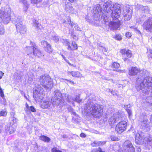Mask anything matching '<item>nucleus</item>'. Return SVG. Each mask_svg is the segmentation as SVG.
<instances>
[{
	"instance_id": "obj_13",
	"label": "nucleus",
	"mask_w": 152,
	"mask_h": 152,
	"mask_svg": "<svg viewBox=\"0 0 152 152\" xmlns=\"http://www.w3.org/2000/svg\"><path fill=\"white\" fill-rule=\"evenodd\" d=\"M31 45L32 46L29 47V49L31 50V51L29 53H33L34 55L38 57L42 55L41 51L37 46L34 44V45L33 43H32Z\"/></svg>"
},
{
	"instance_id": "obj_48",
	"label": "nucleus",
	"mask_w": 152,
	"mask_h": 152,
	"mask_svg": "<svg viewBox=\"0 0 152 152\" xmlns=\"http://www.w3.org/2000/svg\"><path fill=\"white\" fill-rule=\"evenodd\" d=\"M30 110L32 112H35L36 111L35 109L33 106H31L30 107Z\"/></svg>"
},
{
	"instance_id": "obj_31",
	"label": "nucleus",
	"mask_w": 152,
	"mask_h": 152,
	"mask_svg": "<svg viewBox=\"0 0 152 152\" xmlns=\"http://www.w3.org/2000/svg\"><path fill=\"white\" fill-rule=\"evenodd\" d=\"M71 26L72 28L74 27V28L77 30L80 31L81 30L80 28L77 25L74 23L73 22H72V23H71Z\"/></svg>"
},
{
	"instance_id": "obj_47",
	"label": "nucleus",
	"mask_w": 152,
	"mask_h": 152,
	"mask_svg": "<svg viewBox=\"0 0 152 152\" xmlns=\"http://www.w3.org/2000/svg\"><path fill=\"white\" fill-rule=\"evenodd\" d=\"M68 111L69 112H71L74 109L70 106H69L67 107Z\"/></svg>"
},
{
	"instance_id": "obj_61",
	"label": "nucleus",
	"mask_w": 152,
	"mask_h": 152,
	"mask_svg": "<svg viewBox=\"0 0 152 152\" xmlns=\"http://www.w3.org/2000/svg\"><path fill=\"white\" fill-rule=\"evenodd\" d=\"M65 80H67V81H68V82L71 83L72 84H74V82H73L71 80H67L66 79H65Z\"/></svg>"
},
{
	"instance_id": "obj_11",
	"label": "nucleus",
	"mask_w": 152,
	"mask_h": 152,
	"mask_svg": "<svg viewBox=\"0 0 152 152\" xmlns=\"http://www.w3.org/2000/svg\"><path fill=\"white\" fill-rule=\"evenodd\" d=\"M142 26L147 31L152 32V17H149L145 20Z\"/></svg>"
},
{
	"instance_id": "obj_28",
	"label": "nucleus",
	"mask_w": 152,
	"mask_h": 152,
	"mask_svg": "<svg viewBox=\"0 0 152 152\" xmlns=\"http://www.w3.org/2000/svg\"><path fill=\"white\" fill-rule=\"evenodd\" d=\"M72 75L74 77H80L81 75L80 74V72L77 71H72Z\"/></svg>"
},
{
	"instance_id": "obj_2",
	"label": "nucleus",
	"mask_w": 152,
	"mask_h": 152,
	"mask_svg": "<svg viewBox=\"0 0 152 152\" xmlns=\"http://www.w3.org/2000/svg\"><path fill=\"white\" fill-rule=\"evenodd\" d=\"M121 6L118 4L113 5L111 1H108L104 2L102 5L97 4L94 7L93 14L94 19L96 21L99 20L102 18L103 15L102 10L106 13L112 11L111 16L113 19H118L121 14Z\"/></svg>"
},
{
	"instance_id": "obj_52",
	"label": "nucleus",
	"mask_w": 152,
	"mask_h": 152,
	"mask_svg": "<svg viewBox=\"0 0 152 152\" xmlns=\"http://www.w3.org/2000/svg\"><path fill=\"white\" fill-rule=\"evenodd\" d=\"M126 36L127 37H131V34L129 32H127L126 34Z\"/></svg>"
},
{
	"instance_id": "obj_33",
	"label": "nucleus",
	"mask_w": 152,
	"mask_h": 152,
	"mask_svg": "<svg viewBox=\"0 0 152 152\" xmlns=\"http://www.w3.org/2000/svg\"><path fill=\"white\" fill-rule=\"evenodd\" d=\"M7 114V111L6 110H3L0 112V116H5Z\"/></svg>"
},
{
	"instance_id": "obj_7",
	"label": "nucleus",
	"mask_w": 152,
	"mask_h": 152,
	"mask_svg": "<svg viewBox=\"0 0 152 152\" xmlns=\"http://www.w3.org/2000/svg\"><path fill=\"white\" fill-rule=\"evenodd\" d=\"M40 84L47 91H49L52 88L53 84L52 80L48 75H42L40 77Z\"/></svg>"
},
{
	"instance_id": "obj_12",
	"label": "nucleus",
	"mask_w": 152,
	"mask_h": 152,
	"mask_svg": "<svg viewBox=\"0 0 152 152\" xmlns=\"http://www.w3.org/2000/svg\"><path fill=\"white\" fill-rule=\"evenodd\" d=\"M123 12L124 20H129L131 18L132 12V9L130 8V7L128 5V6L125 7Z\"/></svg>"
},
{
	"instance_id": "obj_8",
	"label": "nucleus",
	"mask_w": 152,
	"mask_h": 152,
	"mask_svg": "<svg viewBox=\"0 0 152 152\" xmlns=\"http://www.w3.org/2000/svg\"><path fill=\"white\" fill-rule=\"evenodd\" d=\"M54 93V96L52 97L51 101L53 105L57 106L63 102L62 94L61 91L58 89L56 90Z\"/></svg>"
},
{
	"instance_id": "obj_22",
	"label": "nucleus",
	"mask_w": 152,
	"mask_h": 152,
	"mask_svg": "<svg viewBox=\"0 0 152 152\" xmlns=\"http://www.w3.org/2000/svg\"><path fill=\"white\" fill-rule=\"evenodd\" d=\"M20 2L23 4V7L24 10L26 12L29 7V4L26 0H21Z\"/></svg>"
},
{
	"instance_id": "obj_57",
	"label": "nucleus",
	"mask_w": 152,
	"mask_h": 152,
	"mask_svg": "<svg viewBox=\"0 0 152 152\" xmlns=\"http://www.w3.org/2000/svg\"><path fill=\"white\" fill-rule=\"evenodd\" d=\"M41 24L39 22H38L37 25H36V27L37 28H39Z\"/></svg>"
},
{
	"instance_id": "obj_4",
	"label": "nucleus",
	"mask_w": 152,
	"mask_h": 152,
	"mask_svg": "<svg viewBox=\"0 0 152 152\" xmlns=\"http://www.w3.org/2000/svg\"><path fill=\"white\" fill-rule=\"evenodd\" d=\"M84 109L88 110L91 112V113L95 118L99 117L103 112L102 105L94 104L92 100L90 99H88L87 103L84 107Z\"/></svg>"
},
{
	"instance_id": "obj_55",
	"label": "nucleus",
	"mask_w": 152,
	"mask_h": 152,
	"mask_svg": "<svg viewBox=\"0 0 152 152\" xmlns=\"http://www.w3.org/2000/svg\"><path fill=\"white\" fill-rule=\"evenodd\" d=\"M4 73L1 71H0V79L2 78V76L3 75Z\"/></svg>"
},
{
	"instance_id": "obj_56",
	"label": "nucleus",
	"mask_w": 152,
	"mask_h": 152,
	"mask_svg": "<svg viewBox=\"0 0 152 152\" xmlns=\"http://www.w3.org/2000/svg\"><path fill=\"white\" fill-rule=\"evenodd\" d=\"M137 152H140L141 151V149L140 147H138L137 148Z\"/></svg>"
},
{
	"instance_id": "obj_46",
	"label": "nucleus",
	"mask_w": 152,
	"mask_h": 152,
	"mask_svg": "<svg viewBox=\"0 0 152 152\" xmlns=\"http://www.w3.org/2000/svg\"><path fill=\"white\" fill-rule=\"evenodd\" d=\"M142 22V21L141 20V19H140V18H137L136 19V22L139 24H141Z\"/></svg>"
},
{
	"instance_id": "obj_53",
	"label": "nucleus",
	"mask_w": 152,
	"mask_h": 152,
	"mask_svg": "<svg viewBox=\"0 0 152 152\" xmlns=\"http://www.w3.org/2000/svg\"><path fill=\"white\" fill-rule=\"evenodd\" d=\"M80 136L81 137L84 138L86 137V136L84 133H82L80 134Z\"/></svg>"
},
{
	"instance_id": "obj_41",
	"label": "nucleus",
	"mask_w": 152,
	"mask_h": 152,
	"mask_svg": "<svg viewBox=\"0 0 152 152\" xmlns=\"http://www.w3.org/2000/svg\"><path fill=\"white\" fill-rule=\"evenodd\" d=\"M111 139L113 141H117L118 140L117 137L113 136H111Z\"/></svg>"
},
{
	"instance_id": "obj_49",
	"label": "nucleus",
	"mask_w": 152,
	"mask_h": 152,
	"mask_svg": "<svg viewBox=\"0 0 152 152\" xmlns=\"http://www.w3.org/2000/svg\"><path fill=\"white\" fill-rule=\"evenodd\" d=\"M127 50H126L125 49H122L121 50L120 52L122 54H125L126 53Z\"/></svg>"
},
{
	"instance_id": "obj_51",
	"label": "nucleus",
	"mask_w": 152,
	"mask_h": 152,
	"mask_svg": "<svg viewBox=\"0 0 152 152\" xmlns=\"http://www.w3.org/2000/svg\"><path fill=\"white\" fill-rule=\"evenodd\" d=\"M61 137L64 139H67L69 137L66 134L61 135Z\"/></svg>"
},
{
	"instance_id": "obj_15",
	"label": "nucleus",
	"mask_w": 152,
	"mask_h": 152,
	"mask_svg": "<svg viewBox=\"0 0 152 152\" xmlns=\"http://www.w3.org/2000/svg\"><path fill=\"white\" fill-rule=\"evenodd\" d=\"M124 145L125 152H135L134 148L130 141H126L124 143Z\"/></svg>"
},
{
	"instance_id": "obj_38",
	"label": "nucleus",
	"mask_w": 152,
	"mask_h": 152,
	"mask_svg": "<svg viewBox=\"0 0 152 152\" xmlns=\"http://www.w3.org/2000/svg\"><path fill=\"white\" fill-rule=\"evenodd\" d=\"M31 3L32 4H37L40 2L42 0H30Z\"/></svg>"
},
{
	"instance_id": "obj_16",
	"label": "nucleus",
	"mask_w": 152,
	"mask_h": 152,
	"mask_svg": "<svg viewBox=\"0 0 152 152\" xmlns=\"http://www.w3.org/2000/svg\"><path fill=\"white\" fill-rule=\"evenodd\" d=\"M149 123V121L148 119L146 118L143 119L142 121L140 122L139 125L140 128L147 131L149 130L150 126Z\"/></svg>"
},
{
	"instance_id": "obj_44",
	"label": "nucleus",
	"mask_w": 152,
	"mask_h": 152,
	"mask_svg": "<svg viewBox=\"0 0 152 152\" xmlns=\"http://www.w3.org/2000/svg\"><path fill=\"white\" fill-rule=\"evenodd\" d=\"M53 39L55 40L56 42L58 41L59 40V38L56 35L53 36Z\"/></svg>"
},
{
	"instance_id": "obj_45",
	"label": "nucleus",
	"mask_w": 152,
	"mask_h": 152,
	"mask_svg": "<svg viewBox=\"0 0 152 152\" xmlns=\"http://www.w3.org/2000/svg\"><path fill=\"white\" fill-rule=\"evenodd\" d=\"M0 96L2 98L4 96L3 91L1 87H0Z\"/></svg>"
},
{
	"instance_id": "obj_27",
	"label": "nucleus",
	"mask_w": 152,
	"mask_h": 152,
	"mask_svg": "<svg viewBox=\"0 0 152 152\" xmlns=\"http://www.w3.org/2000/svg\"><path fill=\"white\" fill-rule=\"evenodd\" d=\"M45 50L49 53L52 52L53 49L50 44L49 43L45 47Z\"/></svg>"
},
{
	"instance_id": "obj_59",
	"label": "nucleus",
	"mask_w": 152,
	"mask_h": 152,
	"mask_svg": "<svg viewBox=\"0 0 152 152\" xmlns=\"http://www.w3.org/2000/svg\"><path fill=\"white\" fill-rule=\"evenodd\" d=\"M98 150L99 152H105L104 151H103L101 148L100 147L98 148Z\"/></svg>"
},
{
	"instance_id": "obj_64",
	"label": "nucleus",
	"mask_w": 152,
	"mask_h": 152,
	"mask_svg": "<svg viewBox=\"0 0 152 152\" xmlns=\"http://www.w3.org/2000/svg\"><path fill=\"white\" fill-rule=\"evenodd\" d=\"M71 3H73L76 1L77 0H68Z\"/></svg>"
},
{
	"instance_id": "obj_23",
	"label": "nucleus",
	"mask_w": 152,
	"mask_h": 152,
	"mask_svg": "<svg viewBox=\"0 0 152 152\" xmlns=\"http://www.w3.org/2000/svg\"><path fill=\"white\" fill-rule=\"evenodd\" d=\"M72 47H71L69 45H68V47L67 49L69 50H74L76 49L77 47V45L76 43L75 42H72Z\"/></svg>"
},
{
	"instance_id": "obj_10",
	"label": "nucleus",
	"mask_w": 152,
	"mask_h": 152,
	"mask_svg": "<svg viewBox=\"0 0 152 152\" xmlns=\"http://www.w3.org/2000/svg\"><path fill=\"white\" fill-rule=\"evenodd\" d=\"M136 8H137L142 13L140 17L142 21H144L146 19V16L145 14L149 13V9L148 7L143 6L142 5L137 4Z\"/></svg>"
},
{
	"instance_id": "obj_29",
	"label": "nucleus",
	"mask_w": 152,
	"mask_h": 152,
	"mask_svg": "<svg viewBox=\"0 0 152 152\" xmlns=\"http://www.w3.org/2000/svg\"><path fill=\"white\" fill-rule=\"evenodd\" d=\"M5 29L4 28L3 26L1 23L0 22V34L3 35L5 32Z\"/></svg>"
},
{
	"instance_id": "obj_40",
	"label": "nucleus",
	"mask_w": 152,
	"mask_h": 152,
	"mask_svg": "<svg viewBox=\"0 0 152 152\" xmlns=\"http://www.w3.org/2000/svg\"><path fill=\"white\" fill-rule=\"evenodd\" d=\"M41 43V44L43 45L45 47L49 44L48 42L45 40L42 41Z\"/></svg>"
},
{
	"instance_id": "obj_43",
	"label": "nucleus",
	"mask_w": 152,
	"mask_h": 152,
	"mask_svg": "<svg viewBox=\"0 0 152 152\" xmlns=\"http://www.w3.org/2000/svg\"><path fill=\"white\" fill-rule=\"evenodd\" d=\"M126 110L129 115V116H130L132 115V111L130 109H127Z\"/></svg>"
},
{
	"instance_id": "obj_24",
	"label": "nucleus",
	"mask_w": 152,
	"mask_h": 152,
	"mask_svg": "<svg viewBox=\"0 0 152 152\" xmlns=\"http://www.w3.org/2000/svg\"><path fill=\"white\" fill-rule=\"evenodd\" d=\"M39 139L42 141L47 142H49L50 140V138L45 135H42L40 136Z\"/></svg>"
},
{
	"instance_id": "obj_17",
	"label": "nucleus",
	"mask_w": 152,
	"mask_h": 152,
	"mask_svg": "<svg viewBox=\"0 0 152 152\" xmlns=\"http://www.w3.org/2000/svg\"><path fill=\"white\" fill-rule=\"evenodd\" d=\"M44 96V95L43 93L34 92V98L36 101H41L43 99Z\"/></svg>"
},
{
	"instance_id": "obj_9",
	"label": "nucleus",
	"mask_w": 152,
	"mask_h": 152,
	"mask_svg": "<svg viewBox=\"0 0 152 152\" xmlns=\"http://www.w3.org/2000/svg\"><path fill=\"white\" fill-rule=\"evenodd\" d=\"M11 13V9L10 8L6 11L0 10V18L4 24H7L10 20H12L10 17Z\"/></svg>"
},
{
	"instance_id": "obj_19",
	"label": "nucleus",
	"mask_w": 152,
	"mask_h": 152,
	"mask_svg": "<svg viewBox=\"0 0 152 152\" xmlns=\"http://www.w3.org/2000/svg\"><path fill=\"white\" fill-rule=\"evenodd\" d=\"M106 143L105 141H94L93 143H91V145L93 146H98L102 145Z\"/></svg>"
},
{
	"instance_id": "obj_25",
	"label": "nucleus",
	"mask_w": 152,
	"mask_h": 152,
	"mask_svg": "<svg viewBox=\"0 0 152 152\" xmlns=\"http://www.w3.org/2000/svg\"><path fill=\"white\" fill-rule=\"evenodd\" d=\"M120 66L119 63L116 62H114L112 64V67L113 68V70L117 71V69Z\"/></svg>"
},
{
	"instance_id": "obj_34",
	"label": "nucleus",
	"mask_w": 152,
	"mask_h": 152,
	"mask_svg": "<svg viewBox=\"0 0 152 152\" xmlns=\"http://www.w3.org/2000/svg\"><path fill=\"white\" fill-rule=\"evenodd\" d=\"M80 95H76V97L75 98V101L77 102L78 103H80L82 101V99L80 98Z\"/></svg>"
},
{
	"instance_id": "obj_63",
	"label": "nucleus",
	"mask_w": 152,
	"mask_h": 152,
	"mask_svg": "<svg viewBox=\"0 0 152 152\" xmlns=\"http://www.w3.org/2000/svg\"><path fill=\"white\" fill-rule=\"evenodd\" d=\"M71 113L72 114L75 115H76V113H75V112L74 111V110H73L71 112Z\"/></svg>"
},
{
	"instance_id": "obj_1",
	"label": "nucleus",
	"mask_w": 152,
	"mask_h": 152,
	"mask_svg": "<svg viewBox=\"0 0 152 152\" xmlns=\"http://www.w3.org/2000/svg\"><path fill=\"white\" fill-rule=\"evenodd\" d=\"M129 74L131 80L136 81V87L140 90L143 95L152 94V77L149 76L148 72L145 70H140L136 67H132L129 69Z\"/></svg>"
},
{
	"instance_id": "obj_20",
	"label": "nucleus",
	"mask_w": 152,
	"mask_h": 152,
	"mask_svg": "<svg viewBox=\"0 0 152 152\" xmlns=\"http://www.w3.org/2000/svg\"><path fill=\"white\" fill-rule=\"evenodd\" d=\"M35 89L34 92V93H43V89L42 87L38 84L35 85Z\"/></svg>"
},
{
	"instance_id": "obj_39",
	"label": "nucleus",
	"mask_w": 152,
	"mask_h": 152,
	"mask_svg": "<svg viewBox=\"0 0 152 152\" xmlns=\"http://www.w3.org/2000/svg\"><path fill=\"white\" fill-rule=\"evenodd\" d=\"M115 38V39L119 41L121 40L122 39L121 35L119 34H117Z\"/></svg>"
},
{
	"instance_id": "obj_36",
	"label": "nucleus",
	"mask_w": 152,
	"mask_h": 152,
	"mask_svg": "<svg viewBox=\"0 0 152 152\" xmlns=\"http://www.w3.org/2000/svg\"><path fill=\"white\" fill-rule=\"evenodd\" d=\"M127 57L130 58L132 56V53L131 50H127L126 54Z\"/></svg>"
},
{
	"instance_id": "obj_50",
	"label": "nucleus",
	"mask_w": 152,
	"mask_h": 152,
	"mask_svg": "<svg viewBox=\"0 0 152 152\" xmlns=\"http://www.w3.org/2000/svg\"><path fill=\"white\" fill-rule=\"evenodd\" d=\"M33 22L34 24V26L36 27V25H37V23H38V22L36 20H33Z\"/></svg>"
},
{
	"instance_id": "obj_30",
	"label": "nucleus",
	"mask_w": 152,
	"mask_h": 152,
	"mask_svg": "<svg viewBox=\"0 0 152 152\" xmlns=\"http://www.w3.org/2000/svg\"><path fill=\"white\" fill-rule=\"evenodd\" d=\"M147 55L149 58H152V50L150 49H147Z\"/></svg>"
},
{
	"instance_id": "obj_5",
	"label": "nucleus",
	"mask_w": 152,
	"mask_h": 152,
	"mask_svg": "<svg viewBox=\"0 0 152 152\" xmlns=\"http://www.w3.org/2000/svg\"><path fill=\"white\" fill-rule=\"evenodd\" d=\"M12 18V21L15 24L17 32L21 34H25L27 31V28L26 26L23 24L21 17H16L15 14H13Z\"/></svg>"
},
{
	"instance_id": "obj_54",
	"label": "nucleus",
	"mask_w": 152,
	"mask_h": 152,
	"mask_svg": "<svg viewBox=\"0 0 152 152\" xmlns=\"http://www.w3.org/2000/svg\"><path fill=\"white\" fill-rule=\"evenodd\" d=\"M85 19L88 22H90L91 21V20H90L88 17H85Z\"/></svg>"
},
{
	"instance_id": "obj_60",
	"label": "nucleus",
	"mask_w": 152,
	"mask_h": 152,
	"mask_svg": "<svg viewBox=\"0 0 152 152\" xmlns=\"http://www.w3.org/2000/svg\"><path fill=\"white\" fill-rule=\"evenodd\" d=\"M66 62L68 63L69 65H70L71 66H73V64H71L70 63L68 60H65Z\"/></svg>"
},
{
	"instance_id": "obj_21",
	"label": "nucleus",
	"mask_w": 152,
	"mask_h": 152,
	"mask_svg": "<svg viewBox=\"0 0 152 152\" xmlns=\"http://www.w3.org/2000/svg\"><path fill=\"white\" fill-rule=\"evenodd\" d=\"M52 102L48 101H44L41 105V107L43 108H48L50 107Z\"/></svg>"
},
{
	"instance_id": "obj_26",
	"label": "nucleus",
	"mask_w": 152,
	"mask_h": 152,
	"mask_svg": "<svg viewBox=\"0 0 152 152\" xmlns=\"http://www.w3.org/2000/svg\"><path fill=\"white\" fill-rule=\"evenodd\" d=\"M14 114L12 113L11 114V117L10 118V124L13 125L16 122V119L14 117Z\"/></svg>"
},
{
	"instance_id": "obj_35",
	"label": "nucleus",
	"mask_w": 152,
	"mask_h": 152,
	"mask_svg": "<svg viewBox=\"0 0 152 152\" xmlns=\"http://www.w3.org/2000/svg\"><path fill=\"white\" fill-rule=\"evenodd\" d=\"M114 110V109L113 107H109L107 109V113L108 114H110L112 113H113Z\"/></svg>"
},
{
	"instance_id": "obj_32",
	"label": "nucleus",
	"mask_w": 152,
	"mask_h": 152,
	"mask_svg": "<svg viewBox=\"0 0 152 152\" xmlns=\"http://www.w3.org/2000/svg\"><path fill=\"white\" fill-rule=\"evenodd\" d=\"M146 102L150 104H152V96H149L147 97L146 99Z\"/></svg>"
},
{
	"instance_id": "obj_6",
	"label": "nucleus",
	"mask_w": 152,
	"mask_h": 152,
	"mask_svg": "<svg viewBox=\"0 0 152 152\" xmlns=\"http://www.w3.org/2000/svg\"><path fill=\"white\" fill-rule=\"evenodd\" d=\"M135 142L137 144H143L145 146L150 145L151 141L149 138L145 137L144 133L140 130L138 131L136 134Z\"/></svg>"
},
{
	"instance_id": "obj_3",
	"label": "nucleus",
	"mask_w": 152,
	"mask_h": 152,
	"mask_svg": "<svg viewBox=\"0 0 152 152\" xmlns=\"http://www.w3.org/2000/svg\"><path fill=\"white\" fill-rule=\"evenodd\" d=\"M123 117L124 115L121 112H117L113 114L109 121V124L111 126L115 123L120 121L115 128L116 131L119 134L125 131L126 128V122L125 121H121L123 119Z\"/></svg>"
},
{
	"instance_id": "obj_37",
	"label": "nucleus",
	"mask_w": 152,
	"mask_h": 152,
	"mask_svg": "<svg viewBox=\"0 0 152 152\" xmlns=\"http://www.w3.org/2000/svg\"><path fill=\"white\" fill-rule=\"evenodd\" d=\"M15 130L14 128H13L12 126H10L9 127V131L10 134H11Z\"/></svg>"
},
{
	"instance_id": "obj_42",
	"label": "nucleus",
	"mask_w": 152,
	"mask_h": 152,
	"mask_svg": "<svg viewBox=\"0 0 152 152\" xmlns=\"http://www.w3.org/2000/svg\"><path fill=\"white\" fill-rule=\"evenodd\" d=\"M51 150L52 152H62L61 151L57 149L56 148H53Z\"/></svg>"
},
{
	"instance_id": "obj_62",
	"label": "nucleus",
	"mask_w": 152,
	"mask_h": 152,
	"mask_svg": "<svg viewBox=\"0 0 152 152\" xmlns=\"http://www.w3.org/2000/svg\"><path fill=\"white\" fill-rule=\"evenodd\" d=\"M28 81L30 83H31V81L33 80V79L32 78L30 77H29L28 79Z\"/></svg>"
},
{
	"instance_id": "obj_14",
	"label": "nucleus",
	"mask_w": 152,
	"mask_h": 152,
	"mask_svg": "<svg viewBox=\"0 0 152 152\" xmlns=\"http://www.w3.org/2000/svg\"><path fill=\"white\" fill-rule=\"evenodd\" d=\"M107 17L104 18V23L106 24V26L108 25V26L109 28H110L111 30H116L119 27V25L117 23L114 22H110V23L107 20Z\"/></svg>"
},
{
	"instance_id": "obj_58",
	"label": "nucleus",
	"mask_w": 152,
	"mask_h": 152,
	"mask_svg": "<svg viewBox=\"0 0 152 152\" xmlns=\"http://www.w3.org/2000/svg\"><path fill=\"white\" fill-rule=\"evenodd\" d=\"M29 47H28L27 48V53L28 54L31 53H29L31 51V50L29 49Z\"/></svg>"
},
{
	"instance_id": "obj_18",
	"label": "nucleus",
	"mask_w": 152,
	"mask_h": 152,
	"mask_svg": "<svg viewBox=\"0 0 152 152\" xmlns=\"http://www.w3.org/2000/svg\"><path fill=\"white\" fill-rule=\"evenodd\" d=\"M64 95V96H62V98L64 102H69L72 101H75V98H73L72 96L66 94Z\"/></svg>"
}]
</instances>
